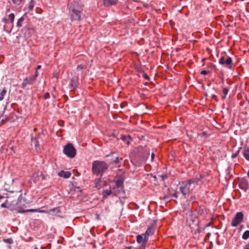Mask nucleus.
<instances>
[{"mask_svg": "<svg viewBox=\"0 0 249 249\" xmlns=\"http://www.w3.org/2000/svg\"><path fill=\"white\" fill-rule=\"evenodd\" d=\"M108 168V164L105 161L95 160L92 164V172L94 174L100 175L102 177L103 174Z\"/></svg>", "mask_w": 249, "mask_h": 249, "instance_id": "f257e3e1", "label": "nucleus"}, {"mask_svg": "<svg viewBox=\"0 0 249 249\" xmlns=\"http://www.w3.org/2000/svg\"><path fill=\"white\" fill-rule=\"evenodd\" d=\"M70 14L71 18L73 20H79L81 18L82 7L78 3L74 2L70 7Z\"/></svg>", "mask_w": 249, "mask_h": 249, "instance_id": "f03ea898", "label": "nucleus"}, {"mask_svg": "<svg viewBox=\"0 0 249 249\" xmlns=\"http://www.w3.org/2000/svg\"><path fill=\"white\" fill-rule=\"evenodd\" d=\"M63 151L65 155L71 159L74 158L76 154V149L71 143H69L64 146Z\"/></svg>", "mask_w": 249, "mask_h": 249, "instance_id": "7ed1b4c3", "label": "nucleus"}, {"mask_svg": "<svg viewBox=\"0 0 249 249\" xmlns=\"http://www.w3.org/2000/svg\"><path fill=\"white\" fill-rule=\"evenodd\" d=\"M244 220V214L241 212H237L232 218L231 222V226L232 227H236L241 223L243 222Z\"/></svg>", "mask_w": 249, "mask_h": 249, "instance_id": "20e7f679", "label": "nucleus"}, {"mask_svg": "<svg viewBox=\"0 0 249 249\" xmlns=\"http://www.w3.org/2000/svg\"><path fill=\"white\" fill-rule=\"evenodd\" d=\"M179 190L184 198L192 191L187 181L182 182L179 187Z\"/></svg>", "mask_w": 249, "mask_h": 249, "instance_id": "39448f33", "label": "nucleus"}, {"mask_svg": "<svg viewBox=\"0 0 249 249\" xmlns=\"http://www.w3.org/2000/svg\"><path fill=\"white\" fill-rule=\"evenodd\" d=\"M219 63L221 65H224L229 69H231L232 68V60L231 58L229 56H221L219 59Z\"/></svg>", "mask_w": 249, "mask_h": 249, "instance_id": "423d86ee", "label": "nucleus"}, {"mask_svg": "<svg viewBox=\"0 0 249 249\" xmlns=\"http://www.w3.org/2000/svg\"><path fill=\"white\" fill-rule=\"evenodd\" d=\"M202 178L201 176L199 175V178L195 177L187 181L188 184L190 187V189L193 191L197 186L199 185V182Z\"/></svg>", "mask_w": 249, "mask_h": 249, "instance_id": "0eeeda50", "label": "nucleus"}, {"mask_svg": "<svg viewBox=\"0 0 249 249\" xmlns=\"http://www.w3.org/2000/svg\"><path fill=\"white\" fill-rule=\"evenodd\" d=\"M115 186L113 188V190L117 189L119 192L123 190L124 188V179L122 178H118L115 181Z\"/></svg>", "mask_w": 249, "mask_h": 249, "instance_id": "6e6552de", "label": "nucleus"}, {"mask_svg": "<svg viewBox=\"0 0 249 249\" xmlns=\"http://www.w3.org/2000/svg\"><path fill=\"white\" fill-rule=\"evenodd\" d=\"M24 207V205L21 206L19 204V202H17V212L16 213H25L34 211V210H32V209L25 210Z\"/></svg>", "mask_w": 249, "mask_h": 249, "instance_id": "1a4fd4ad", "label": "nucleus"}, {"mask_svg": "<svg viewBox=\"0 0 249 249\" xmlns=\"http://www.w3.org/2000/svg\"><path fill=\"white\" fill-rule=\"evenodd\" d=\"M149 239L143 233L139 234L136 237V241L138 244L147 243Z\"/></svg>", "mask_w": 249, "mask_h": 249, "instance_id": "9d476101", "label": "nucleus"}, {"mask_svg": "<svg viewBox=\"0 0 249 249\" xmlns=\"http://www.w3.org/2000/svg\"><path fill=\"white\" fill-rule=\"evenodd\" d=\"M34 81H35V78H33V77H26L21 84V88L24 89L27 85L32 84Z\"/></svg>", "mask_w": 249, "mask_h": 249, "instance_id": "9b49d317", "label": "nucleus"}, {"mask_svg": "<svg viewBox=\"0 0 249 249\" xmlns=\"http://www.w3.org/2000/svg\"><path fill=\"white\" fill-rule=\"evenodd\" d=\"M239 187L244 191H246L249 188L248 182L245 179L242 178L239 181Z\"/></svg>", "mask_w": 249, "mask_h": 249, "instance_id": "f8f14e48", "label": "nucleus"}, {"mask_svg": "<svg viewBox=\"0 0 249 249\" xmlns=\"http://www.w3.org/2000/svg\"><path fill=\"white\" fill-rule=\"evenodd\" d=\"M154 233V229L153 227L151 226H149L146 231H145V233H144V235L147 237L149 239V237L150 236H152Z\"/></svg>", "mask_w": 249, "mask_h": 249, "instance_id": "ddd939ff", "label": "nucleus"}, {"mask_svg": "<svg viewBox=\"0 0 249 249\" xmlns=\"http://www.w3.org/2000/svg\"><path fill=\"white\" fill-rule=\"evenodd\" d=\"M118 0H103L104 4L106 6H111L117 3Z\"/></svg>", "mask_w": 249, "mask_h": 249, "instance_id": "4468645a", "label": "nucleus"}, {"mask_svg": "<svg viewBox=\"0 0 249 249\" xmlns=\"http://www.w3.org/2000/svg\"><path fill=\"white\" fill-rule=\"evenodd\" d=\"M59 176L68 178L70 177L71 174L69 171H61L58 173Z\"/></svg>", "mask_w": 249, "mask_h": 249, "instance_id": "2eb2a0df", "label": "nucleus"}, {"mask_svg": "<svg viewBox=\"0 0 249 249\" xmlns=\"http://www.w3.org/2000/svg\"><path fill=\"white\" fill-rule=\"evenodd\" d=\"M112 193V190L111 189V187H109L108 189H104L103 191L102 195L104 198L107 197L109 195H110Z\"/></svg>", "mask_w": 249, "mask_h": 249, "instance_id": "dca6fc26", "label": "nucleus"}, {"mask_svg": "<svg viewBox=\"0 0 249 249\" xmlns=\"http://www.w3.org/2000/svg\"><path fill=\"white\" fill-rule=\"evenodd\" d=\"M121 139L126 142L127 144L130 143L129 140L131 139V137L129 135H122L121 136Z\"/></svg>", "mask_w": 249, "mask_h": 249, "instance_id": "f3484780", "label": "nucleus"}, {"mask_svg": "<svg viewBox=\"0 0 249 249\" xmlns=\"http://www.w3.org/2000/svg\"><path fill=\"white\" fill-rule=\"evenodd\" d=\"M35 2L34 0H31L28 4V12H31L33 11L34 6H35Z\"/></svg>", "mask_w": 249, "mask_h": 249, "instance_id": "a211bd4d", "label": "nucleus"}, {"mask_svg": "<svg viewBox=\"0 0 249 249\" xmlns=\"http://www.w3.org/2000/svg\"><path fill=\"white\" fill-rule=\"evenodd\" d=\"M7 93V90L5 88H3V89L0 93V101H2L4 99V97Z\"/></svg>", "mask_w": 249, "mask_h": 249, "instance_id": "6ab92c4d", "label": "nucleus"}, {"mask_svg": "<svg viewBox=\"0 0 249 249\" xmlns=\"http://www.w3.org/2000/svg\"><path fill=\"white\" fill-rule=\"evenodd\" d=\"M101 178L100 177L98 179L95 180V187L100 189L102 187V185L100 184L101 181Z\"/></svg>", "mask_w": 249, "mask_h": 249, "instance_id": "aec40b11", "label": "nucleus"}, {"mask_svg": "<svg viewBox=\"0 0 249 249\" xmlns=\"http://www.w3.org/2000/svg\"><path fill=\"white\" fill-rule=\"evenodd\" d=\"M8 209L11 211H15L16 213L17 212V204L15 205L11 203L8 204Z\"/></svg>", "mask_w": 249, "mask_h": 249, "instance_id": "412c9836", "label": "nucleus"}, {"mask_svg": "<svg viewBox=\"0 0 249 249\" xmlns=\"http://www.w3.org/2000/svg\"><path fill=\"white\" fill-rule=\"evenodd\" d=\"M243 156L246 160L249 161V149H245Z\"/></svg>", "mask_w": 249, "mask_h": 249, "instance_id": "4be33fe9", "label": "nucleus"}, {"mask_svg": "<svg viewBox=\"0 0 249 249\" xmlns=\"http://www.w3.org/2000/svg\"><path fill=\"white\" fill-rule=\"evenodd\" d=\"M24 18L23 17H21L20 18L17 23V25L18 27H20L22 25V22L24 21Z\"/></svg>", "mask_w": 249, "mask_h": 249, "instance_id": "5701e85b", "label": "nucleus"}, {"mask_svg": "<svg viewBox=\"0 0 249 249\" xmlns=\"http://www.w3.org/2000/svg\"><path fill=\"white\" fill-rule=\"evenodd\" d=\"M242 238L247 240L249 238V230L246 231L242 235Z\"/></svg>", "mask_w": 249, "mask_h": 249, "instance_id": "b1692460", "label": "nucleus"}, {"mask_svg": "<svg viewBox=\"0 0 249 249\" xmlns=\"http://www.w3.org/2000/svg\"><path fill=\"white\" fill-rule=\"evenodd\" d=\"M70 86L71 89H75L76 88V84L73 79H71Z\"/></svg>", "mask_w": 249, "mask_h": 249, "instance_id": "393cba45", "label": "nucleus"}, {"mask_svg": "<svg viewBox=\"0 0 249 249\" xmlns=\"http://www.w3.org/2000/svg\"><path fill=\"white\" fill-rule=\"evenodd\" d=\"M87 68V66L86 65L80 64L77 66L76 68L77 71H81L83 69H86Z\"/></svg>", "mask_w": 249, "mask_h": 249, "instance_id": "a878e982", "label": "nucleus"}, {"mask_svg": "<svg viewBox=\"0 0 249 249\" xmlns=\"http://www.w3.org/2000/svg\"><path fill=\"white\" fill-rule=\"evenodd\" d=\"M15 18V15L14 13H11L8 16V20L10 21L11 23H13Z\"/></svg>", "mask_w": 249, "mask_h": 249, "instance_id": "bb28decb", "label": "nucleus"}, {"mask_svg": "<svg viewBox=\"0 0 249 249\" xmlns=\"http://www.w3.org/2000/svg\"><path fill=\"white\" fill-rule=\"evenodd\" d=\"M12 1L15 4L19 5L22 3L23 0H12Z\"/></svg>", "mask_w": 249, "mask_h": 249, "instance_id": "cd10ccee", "label": "nucleus"}, {"mask_svg": "<svg viewBox=\"0 0 249 249\" xmlns=\"http://www.w3.org/2000/svg\"><path fill=\"white\" fill-rule=\"evenodd\" d=\"M50 212H53L58 213H60V210L59 207H57V208H55L53 209H51L50 210Z\"/></svg>", "mask_w": 249, "mask_h": 249, "instance_id": "c85d7f7f", "label": "nucleus"}, {"mask_svg": "<svg viewBox=\"0 0 249 249\" xmlns=\"http://www.w3.org/2000/svg\"><path fill=\"white\" fill-rule=\"evenodd\" d=\"M123 159L122 158H120L119 157L116 158V159L112 161V163H118L120 162V160H122Z\"/></svg>", "mask_w": 249, "mask_h": 249, "instance_id": "c756f323", "label": "nucleus"}, {"mask_svg": "<svg viewBox=\"0 0 249 249\" xmlns=\"http://www.w3.org/2000/svg\"><path fill=\"white\" fill-rule=\"evenodd\" d=\"M147 243H143L139 244L140 245V249H145L146 245Z\"/></svg>", "mask_w": 249, "mask_h": 249, "instance_id": "7c9ffc66", "label": "nucleus"}, {"mask_svg": "<svg viewBox=\"0 0 249 249\" xmlns=\"http://www.w3.org/2000/svg\"><path fill=\"white\" fill-rule=\"evenodd\" d=\"M222 91L224 95H227L229 92V89L226 88H224L223 89Z\"/></svg>", "mask_w": 249, "mask_h": 249, "instance_id": "2f4dec72", "label": "nucleus"}, {"mask_svg": "<svg viewBox=\"0 0 249 249\" xmlns=\"http://www.w3.org/2000/svg\"><path fill=\"white\" fill-rule=\"evenodd\" d=\"M50 98V93L49 92H46L44 94V97H43V98L45 100L48 99H49Z\"/></svg>", "mask_w": 249, "mask_h": 249, "instance_id": "473e14b6", "label": "nucleus"}, {"mask_svg": "<svg viewBox=\"0 0 249 249\" xmlns=\"http://www.w3.org/2000/svg\"><path fill=\"white\" fill-rule=\"evenodd\" d=\"M4 242L9 244H11L13 240L11 238H8L4 240Z\"/></svg>", "mask_w": 249, "mask_h": 249, "instance_id": "72a5a7b5", "label": "nucleus"}, {"mask_svg": "<svg viewBox=\"0 0 249 249\" xmlns=\"http://www.w3.org/2000/svg\"><path fill=\"white\" fill-rule=\"evenodd\" d=\"M32 210H34L33 212H38V213H45V211L44 210H40L39 209H32Z\"/></svg>", "mask_w": 249, "mask_h": 249, "instance_id": "f704fd0d", "label": "nucleus"}, {"mask_svg": "<svg viewBox=\"0 0 249 249\" xmlns=\"http://www.w3.org/2000/svg\"><path fill=\"white\" fill-rule=\"evenodd\" d=\"M208 73H209V71H205V70H203V71H202L200 72V73H201L202 75H206V74H207Z\"/></svg>", "mask_w": 249, "mask_h": 249, "instance_id": "c9c22d12", "label": "nucleus"}, {"mask_svg": "<svg viewBox=\"0 0 249 249\" xmlns=\"http://www.w3.org/2000/svg\"><path fill=\"white\" fill-rule=\"evenodd\" d=\"M238 153H239V151H237L235 153H234V154H232L231 158H235L237 157V156L238 154Z\"/></svg>", "mask_w": 249, "mask_h": 249, "instance_id": "e433bc0d", "label": "nucleus"}, {"mask_svg": "<svg viewBox=\"0 0 249 249\" xmlns=\"http://www.w3.org/2000/svg\"><path fill=\"white\" fill-rule=\"evenodd\" d=\"M8 205L6 204V203H3L1 205V207L2 208H8Z\"/></svg>", "mask_w": 249, "mask_h": 249, "instance_id": "4c0bfd02", "label": "nucleus"}, {"mask_svg": "<svg viewBox=\"0 0 249 249\" xmlns=\"http://www.w3.org/2000/svg\"><path fill=\"white\" fill-rule=\"evenodd\" d=\"M143 77L145 79H146V80H149V76L146 74V73H144L142 75Z\"/></svg>", "mask_w": 249, "mask_h": 249, "instance_id": "58836bf2", "label": "nucleus"}, {"mask_svg": "<svg viewBox=\"0 0 249 249\" xmlns=\"http://www.w3.org/2000/svg\"><path fill=\"white\" fill-rule=\"evenodd\" d=\"M38 72L37 71H36L34 76L33 77V78H35V81L36 80V79L37 77L38 76Z\"/></svg>", "mask_w": 249, "mask_h": 249, "instance_id": "ea45409f", "label": "nucleus"}, {"mask_svg": "<svg viewBox=\"0 0 249 249\" xmlns=\"http://www.w3.org/2000/svg\"><path fill=\"white\" fill-rule=\"evenodd\" d=\"M172 196L173 197H174L176 198H178V195L177 194V192H175L174 194H173L172 195Z\"/></svg>", "mask_w": 249, "mask_h": 249, "instance_id": "a19ab883", "label": "nucleus"}, {"mask_svg": "<svg viewBox=\"0 0 249 249\" xmlns=\"http://www.w3.org/2000/svg\"><path fill=\"white\" fill-rule=\"evenodd\" d=\"M155 158V154L154 153H152L151 154V160L153 161L154 159Z\"/></svg>", "mask_w": 249, "mask_h": 249, "instance_id": "79ce46f5", "label": "nucleus"}, {"mask_svg": "<svg viewBox=\"0 0 249 249\" xmlns=\"http://www.w3.org/2000/svg\"><path fill=\"white\" fill-rule=\"evenodd\" d=\"M243 249H249V243L244 247Z\"/></svg>", "mask_w": 249, "mask_h": 249, "instance_id": "37998d69", "label": "nucleus"}, {"mask_svg": "<svg viewBox=\"0 0 249 249\" xmlns=\"http://www.w3.org/2000/svg\"><path fill=\"white\" fill-rule=\"evenodd\" d=\"M196 199V197L195 196H191L190 198V200H195Z\"/></svg>", "mask_w": 249, "mask_h": 249, "instance_id": "c03bdc74", "label": "nucleus"}, {"mask_svg": "<svg viewBox=\"0 0 249 249\" xmlns=\"http://www.w3.org/2000/svg\"><path fill=\"white\" fill-rule=\"evenodd\" d=\"M212 98L214 99H215L216 101H217V96L215 95H213L212 96Z\"/></svg>", "mask_w": 249, "mask_h": 249, "instance_id": "a18cd8bd", "label": "nucleus"}, {"mask_svg": "<svg viewBox=\"0 0 249 249\" xmlns=\"http://www.w3.org/2000/svg\"><path fill=\"white\" fill-rule=\"evenodd\" d=\"M41 66H40V65H38V66H37V67H36V71H37V70H39V69H40L41 68Z\"/></svg>", "mask_w": 249, "mask_h": 249, "instance_id": "49530a36", "label": "nucleus"}, {"mask_svg": "<svg viewBox=\"0 0 249 249\" xmlns=\"http://www.w3.org/2000/svg\"><path fill=\"white\" fill-rule=\"evenodd\" d=\"M8 20L7 19H6V18H3V22H5V23H7Z\"/></svg>", "mask_w": 249, "mask_h": 249, "instance_id": "de8ad7c7", "label": "nucleus"}, {"mask_svg": "<svg viewBox=\"0 0 249 249\" xmlns=\"http://www.w3.org/2000/svg\"><path fill=\"white\" fill-rule=\"evenodd\" d=\"M226 96H227V95H224H224L222 96V97H221L222 99V100H224V99L226 98Z\"/></svg>", "mask_w": 249, "mask_h": 249, "instance_id": "09e8293b", "label": "nucleus"}, {"mask_svg": "<svg viewBox=\"0 0 249 249\" xmlns=\"http://www.w3.org/2000/svg\"><path fill=\"white\" fill-rule=\"evenodd\" d=\"M113 154H114V152H111V153H110V154L109 155H107L106 157H108L110 156V155H113Z\"/></svg>", "mask_w": 249, "mask_h": 249, "instance_id": "8fccbe9b", "label": "nucleus"}, {"mask_svg": "<svg viewBox=\"0 0 249 249\" xmlns=\"http://www.w3.org/2000/svg\"><path fill=\"white\" fill-rule=\"evenodd\" d=\"M210 224V223H209V224H207V225H206V227H208V226H209Z\"/></svg>", "mask_w": 249, "mask_h": 249, "instance_id": "3c124183", "label": "nucleus"}, {"mask_svg": "<svg viewBox=\"0 0 249 249\" xmlns=\"http://www.w3.org/2000/svg\"><path fill=\"white\" fill-rule=\"evenodd\" d=\"M210 234H210V233H207V235H208H208H210Z\"/></svg>", "mask_w": 249, "mask_h": 249, "instance_id": "603ef678", "label": "nucleus"}, {"mask_svg": "<svg viewBox=\"0 0 249 249\" xmlns=\"http://www.w3.org/2000/svg\"><path fill=\"white\" fill-rule=\"evenodd\" d=\"M34 249H38V248H37V247H35V248H34Z\"/></svg>", "mask_w": 249, "mask_h": 249, "instance_id": "864d4df0", "label": "nucleus"}, {"mask_svg": "<svg viewBox=\"0 0 249 249\" xmlns=\"http://www.w3.org/2000/svg\"><path fill=\"white\" fill-rule=\"evenodd\" d=\"M203 135H206V133L205 132L203 133Z\"/></svg>", "mask_w": 249, "mask_h": 249, "instance_id": "5fc2aeb1", "label": "nucleus"}, {"mask_svg": "<svg viewBox=\"0 0 249 249\" xmlns=\"http://www.w3.org/2000/svg\"><path fill=\"white\" fill-rule=\"evenodd\" d=\"M248 103H249V100L248 101Z\"/></svg>", "mask_w": 249, "mask_h": 249, "instance_id": "6e6d98bb", "label": "nucleus"}]
</instances>
